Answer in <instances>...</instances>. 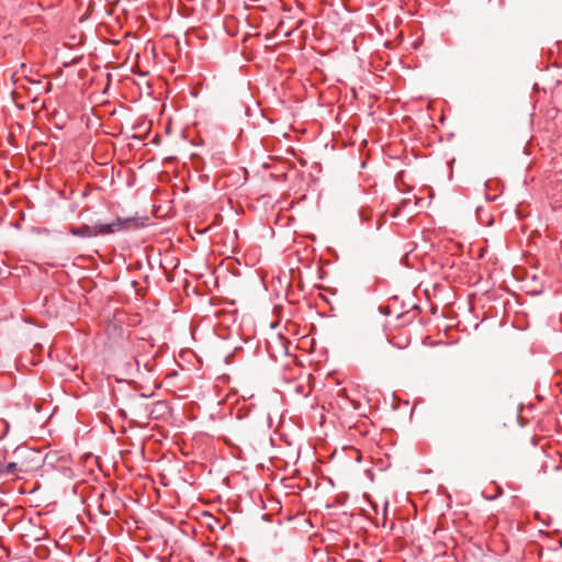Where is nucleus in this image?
<instances>
[{
    "label": "nucleus",
    "instance_id": "nucleus-1",
    "mask_svg": "<svg viewBox=\"0 0 562 562\" xmlns=\"http://www.w3.org/2000/svg\"><path fill=\"white\" fill-rule=\"evenodd\" d=\"M142 226V224L138 222V220L133 217L127 218H117L114 222L110 224H97L93 226L90 225H81L78 227H70L69 232L74 236L82 237V238H90L95 237L98 235H108L113 234L115 232L120 231H127V229H137Z\"/></svg>",
    "mask_w": 562,
    "mask_h": 562
},
{
    "label": "nucleus",
    "instance_id": "nucleus-2",
    "mask_svg": "<svg viewBox=\"0 0 562 562\" xmlns=\"http://www.w3.org/2000/svg\"><path fill=\"white\" fill-rule=\"evenodd\" d=\"M21 471V469L19 468L18 463L15 462H10L8 464H3L1 461H0V476H4V475H18V473Z\"/></svg>",
    "mask_w": 562,
    "mask_h": 562
},
{
    "label": "nucleus",
    "instance_id": "nucleus-3",
    "mask_svg": "<svg viewBox=\"0 0 562 562\" xmlns=\"http://www.w3.org/2000/svg\"><path fill=\"white\" fill-rule=\"evenodd\" d=\"M144 368H145V370L150 371V370H151V363H150V361H146V362H144Z\"/></svg>",
    "mask_w": 562,
    "mask_h": 562
},
{
    "label": "nucleus",
    "instance_id": "nucleus-4",
    "mask_svg": "<svg viewBox=\"0 0 562 562\" xmlns=\"http://www.w3.org/2000/svg\"><path fill=\"white\" fill-rule=\"evenodd\" d=\"M135 363H136L137 368L139 369V367H140V359L139 358H135Z\"/></svg>",
    "mask_w": 562,
    "mask_h": 562
}]
</instances>
